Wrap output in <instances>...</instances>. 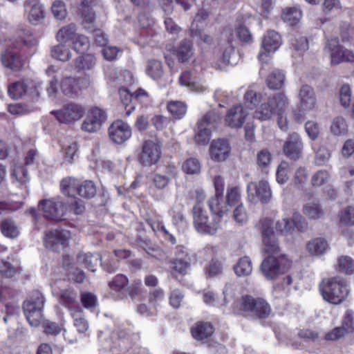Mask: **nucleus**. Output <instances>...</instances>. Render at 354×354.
<instances>
[{"label":"nucleus","instance_id":"f257e3e1","mask_svg":"<svg viewBox=\"0 0 354 354\" xmlns=\"http://www.w3.org/2000/svg\"><path fill=\"white\" fill-rule=\"evenodd\" d=\"M19 32L20 41H16L12 46L1 54L3 65L13 71H20L24 64V61L19 56L20 52L24 56L30 57L37 50V40L28 30H21Z\"/></svg>","mask_w":354,"mask_h":354},{"label":"nucleus","instance_id":"f03ea898","mask_svg":"<svg viewBox=\"0 0 354 354\" xmlns=\"http://www.w3.org/2000/svg\"><path fill=\"white\" fill-rule=\"evenodd\" d=\"M288 100L283 93H277L269 97L267 102L262 103L254 111V118L260 121H266L272 118L274 113L277 115V123L279 128L286 131L288 129L286 111L288 106Z\"/></svg>","mask_w":354,"mask_h":354},{"label":"nucleus","instance_id":"7ed1b4c3","mask_svg":"<svg viewBox=\"0 0 354 354\" xmlns=\"http://www.w3.org/2000/svg\"><path fill=\"white\" fill-rule=\"evenodd\" d=\"M320 291L324 300L335 305L343 302L349 292L346 281L340 277L324 280Z\"/></svg>","mask_w":354,"mask_h":354},{"label":"nucleus","instance_id":"20e7f679","mask_svg":"<svg viewBox=\"0 0 354 354\" xmlns=\"http://www.w3.org/2000/svg\"><path fill=\"white\" fill-rule=\"evenodd\" d=\"M212 212L213 214L209 215L200 203L194 207V225L198 232L206 234H214L216 232L219 227L220 217L224 214Z\"/></svg>","mask_w":354,"mask_h":354},{"label":"nucleus","instance_id":"39448f33","mask_svg":"<svg viewBox=\"0 0 354 354\" xmlns=\"http://www.w3.org/2000/svg\"><path fill=\"white\" fill-rule=\"evenodd\" d=\"M45 299L39 290H32L28 298L24 302L23 308L25 316L32 326H38L42 319V310Z\"/></svg>","mask_w":354,"mask_h":354},{"label":"nucleus","instance_id":"423d86ee","mask_svg":"<svg viewBox=\"0 0 354 354\" xmlns=\"http://www.w3.org/2000/svg\"><path fill=\"white\" fill-rule=\"evenodd\" d=\"M241 309L245 315L258 318H266L271 313L270 305L263 299L250 295L241 297Z\"/></svg>","mask_w":354,"mask_h":354},{"label":"nucleus","instance_id":"0eeeda50","mask_svg":"<svg viewBox=\"0 0 354 354\" xmlns=\"http://www.w3.org/2000/svg\"><path fill=\"white\" fill-rule=\"evenodd\" d=\"M324 51L330 55L332 64L341 62H354V53L339 44L337 37H332L327 40Z\"/></svg>","mask_w":354,"mask_h":354},{"label":"nucleus","instance_id":"6e6552de","mask_svg":"<svg viewBox=\"0 0 354 354\" xmlns=\"http://www.w3.org/2000/svg\"><path fill=\"white\" fill-rule=\"evenodd\" d=\"M272 221L266 218L261 221V232L264 251L268 255H274L279 257H285L280 252V248L272 227Z\"/></svg>","mask_w":354,"mask_h":354},{"label":"nucleus","instance_id":"1a4fd4ad","mask_svg":"<svg viewBox=\"0 0 354 354\" xmlns=\"http://www.w3.org/2000/svg\"><path fill=\"white\" fill-rule=\"evenodd\" d=\"M57 120L63 124H73L79 120L85 113L84 108L79 104L68 103L61 109L51 112Z\"/></svg>","mask_w":354,"mask_h":354},{"label":"nucleus","instance_id":"9d476101","mask_svg":"<svg viewBox=\"0 0 354 354\" xmlns=\"http://www.w3.org/2000/svg\"><path fill=\"white\" fill-rule=\"evenodd\" d=\"M63 283H64V281L55 282L53 286V293L57 297L58 302L72 313L73 311L81 308L77 300V293L71 288L61 289Z\"/></svg>","mask_w":354,"mask_h":354},{"label":"nucleus","instance_id":"9b49d317","mask_svg":"<svg viewBox=\"0 0 354 354\" xmlns=\"http://www.w3.org/2000/svg\"><path fill=\"white\" fill-rule=\"evenodd\" d=\"M248 200L252 203L260 201L268 203L272 198V191L269 183L266 180H260L259 183L251 182L248 185Z\"/></svg>","mask_w":354,"mask_h":354},{"label":"nucleus","instance_id":"f8f14e48","mask_svg":"<svg viewBox=\"0 0 354 354\" xmlns=\"http://www.w3.org/2000/svg\"><path fill=\"white\" fill-rule=\"evenodd\" d=\"M160 155V145L154 140H147L142 143L138 160L142 166L150 167L158 162Z\"/></svg>","mask_w":354,"mask_h":354},{"label":"nucleus","instance_id":"ddd939ff","mask_svg":"<svg viewBox=\"0 0 354 354\" xmlns=\"http://www.w3.org/2000/svg\"><path fill=\"white\" fill-rule=\"evenodd\" d=\"M38 209L46 218L54 221H61L66 210L62 202L55 199L40 201Z\"/></svg>","mask_w":354,"mask_h":354},{"label":"nucleus","instance_id":"4468645a","mask_svg":"<svg viewBox=\"0 0 354 354\" xmlns=\"http://www.w3.org/2000/svg\"><path fill=\"white\" fill-rule=\"evenodd\" d=\"M106 120V114L102 109L95 106L91 109L82 124V129L88 133L99 131Z\"/></svg>","mask_w":354,"mask_h":354},{"label":"nucleus","instance_id":"2eb2a0df","mask_svg":"<svg viewBox=\"0 0 354 354\" xmlns=\"http://www.w3.org/2000/svg\"><path fill=\"white\" fill-rule=\"evenodd\" d=\"M70 234L66 230H50L46 234L44 243L47 248L59 252L68 245Z\"/></svg>","mask_w":354,"mask_h":354},{"label":"nucleus","instance_id":"dca6fc26","mask_svg":"<svg viewBox=\"0 0 354 354\" xmlns=\"http://www.w3.org/2000/svg\"><path fill=\"white\" fill-rule=\"evenodd\" d=\"M281 44V36L274 30H268L263 37L262 48L259 55L261 62L268 63L270 60L268 53L276 51Z\"/></svg>","mask_w":354,"mask_h":354},{"label":"nucleus","instance_id":"f3484780","mask_svg":"<svg viewBox=\"0 0 354 354\" xmlns=\"http://www.w3.org/2000/svg\"><path fill=\"white\" fill-rule=\"evenodd\" d=\"M301 219L299 214L295 215L293 218L283 217L276 222L275 230L277 232L285 236L292 234L295 228L301 232L306 227V224Z\"/></svg>","mask_w":354,"mask_h":354},{"label":"nucleus","instance_id":"a211bd4d","mask_svg":"<svg viewBox=\"0 0 354 354\" xmlns=\"http://www.w3.org/2000/svg\"><path fill=\"white\" fill-rule=\"evenodd\" d=\"M230 151L231 147L229 141L223 138L212 140L209 149L211 160L217 162H223L227 160L230 155Z\"/></svg>","mask_w":354,"mask_h":354},{"label":"nucleus","instance_id":"6ab92c4d","mask_svg":"<svg viewBox=\"0 0 354 354\" xmlns=\"http://www.w3.org/2000/svg\"><path fill=\"white\" fill-rule=\"evenodd\" d=\"M109 136L113 142L122 144L131 136V129L128 124L122 120H116L109 127Z\"/></svg>","mask_w":354,"mask_h":354},{"label":"nucleus","instance_id":"aec40b11","mask_svg":"<svg viewBox=\"0 0 354 354\" xmlns=\"http://www.w3.org/2000/svg\"><path fill=\"white\" fill-rule=\"evenodd\" d=\"M285 257H279L274 255H268L265 258L261 265V270L268 279H274L281 272V261Z\"/></svg>","mask_w":354,"mask_h":354},{"label":"nucleus","instance_id":"412c9836","mask_svg":"<svg viewBox=\"0 0 354 354\" xmlns=\"http://www.w3.org/2000/svg\"><path fill=\"white\" fill-rule=\"evenodd\" d=\"M304 145L301 137L297 133L289 135L288 140L283 144V152L290 159L299 160L302 154Z\"/></svg>","mask_w":354,"mask_h":354},{"label":"nucleus","instance_id":"4be33fe9","mask_svg":"<svg viewBox=\"0 0 354 354\" xmlns=\"http://www.w3.org/2000/svg\"><path fill=\"white\" fill-rule=\"evenodd\" d=\"M216 190L215 196L212 198L209 202V207L211 211L218 212V214H225L228 212L227 205L219 207L220 201L223 197L224 188V179L221 176H216L214 180Z\"/></svg>","mask_w":354,"mask_h":354},{"label":"nucleus","instance_id":"5701e85b","mask_svg":"<svg viewBox=\"0 0 354 354\" xmlns=\"http://www.w3.org/2000/svg\"><path fill=\"white\" fill-rule=\"evenodd\" d=\"M300 108L306 111H313L316 106L317 100L313 88L304 84L301 86L298 93Z\"/></svg>","mask_w":354,"mask_h":354},{"label":"nucleus","instance_id":"b1692460","mask_svg":"<svg viewBox=\"0 0 354 354\" xmlns=\"http://www.w3.org/2000/svg\"><path fill=\"white\" fill-rule=\"evenodd\" d=\"M248 115V111L244 109L241 104L234 106L229 110L226 115L225 122L232 127H241Z\"/></svg>","mask_w":354,"mask_h":354},{"label":"nucleus","instance_id":"393cba45","mask_svg":"<svg viewBox=\"0 0 354 354\" xmlns=\"http://www.w3.org/2000/svg\"><path fill=\"white\" fill-rule=\"evenodd\" d=\"M78 263L84 266L91 272H95L97 266H103L100 253H80L77 258Z\"/></svg>","mask_w":354,"mask_h":354},{"label":"nucleus","instance_id":"a878e982","mask_svg":"<svg viewBox=\"0 0 354 354\" xmlns=\"http://www.w3.org/2000/svg\"><path fill=\"white\" fill-rule=\"evenodd\" d=\"M214 330L213 326L209 322H198L191 328L192 337L198 341L207 339L212 336Z\"/></svg>","mask_w":354,"mask_h":354},{"label":"nucleus","instance_id":"bb28decb","mask_svg":"<svg viewBox=\"0 0 354 354\" xmlns=\"http://www.w3.org/2000/svg\"><path fill=\"white\" fill-rule=\"evenodd\" d=\"M59 88L64 95L71 97L76 96L81 90L77 80L71 76L64 77L60 82Z\"/></svg>","mask_w":354,"mask_h":354},{"label":"nucleus","instance_id":"cd10ccee","mask_svg":"<svg viewBox=\"0 0 354 354\" xmlns=\"http://www.w3.org/2000/svg\"><path fill=\"white\" fill-rule=\"evenodd\" d=\"M38 0H27L26 5L30 8L28 14L29 22L33 25L39 24L44 18V12Z\"/></svg>","mask_w":354,"mask_h":354},{"label":"nucleus","instance_id":"c85d7f7f","mask_svg":"<svg viewBox=\"0 0 354 354\" xmlns=\"http://www.w3.org/2000/svg\"><path fill=\"white\" fill-rule=\"evenodd\" d=\"M169 264L171 273L175 276L178 274L185 275L190 267L189 259L187 254H185V257L171 259Z\"/></svg>","mask_w":354,"mask_h":354},{"label":"nucleus","instance_id":"c756f323","mask_svg":"<svg viewBox=\"0 0 354 354\" xmlns=\"http://www.w3.org/2000/svg\"><path fill=\"white\" fill-rule=\"evenodd\" d=\"M327 241L322 238H317L309 241L306 245L308 252L313 256L323 254L328 249Z\"/></svg>","mask_w":354,"mask_h":354},{"label":"nucleus","instance_id":"7c9ffc66","mask_svg":"<svg viewBox=\"0 0 354 354\" xmlns=\"http://www.w3.org/2000/svg\"><path fill=\"white\" fill-rule=\"evenodd\" d=\"M119 93L121 97H124V99H122L124 104L131 101L132 97L140 101L142 103H147L149 101V94L142 88L137 89L133 95L130 94L126 88H123L120 89Z\"/></svg>","mask_w":354,"mask_h":354},{"label":"nucleus","instance_id":"2f4dec72","mask_svg":"<svg viewBox=\"0 0 354 354\" xmlns=\"http://www.w3.org/2000/svg\"><path fill=\"white\" fill-rule=\"evenodd\" d=\"M27 80L14 82L9 85L8 93L13 99H19L27 95Z\"/></svg>","mask_w":354,"mask_h":354},{"label":"nucleus","instance_id":"473e14b6","mask_svg":"<svg viewBox=\"0 0 354 354\" xmlns=\"http://www.w3.org/2000/svg\"><path fill=\"white\" fill-rule=\"evenodd\" d=\"M303 213L310 219H317L323 215L324 211L318 201H312L304 205Z\"/></svg>","mask_w":354,"mask_h":354},{"label":"nucleus","instance_id":"72a5a7b5","mask_svg":"<svg viewBox=\"0 0 354 354\" xmlns=\"http://www.w3.org/2000/svg\"><path fill=\"white\" fill-rule=\"evenodd\" d=\"M146 73L154 80L160 79L164 74L162 63L157 59L149 60L146 67Z\"/></svg>","mask_w":354,"mask_h":354},{"label":"nucleus","instance_id":"f704fd0d","mask_svg":"<svg viewBox=\"0 0 354 354\" xmlns=\"http://www.w3.org/2000/svg\"><path fill=\"white\" fill-rule=\"evenodd\" d=\"M220 121L221 117L218 114L214 111H209L198 121L197 125L201 127H205L212 131V129L216 127Z\"/></svg>","mask_w":354,"mask_h":354},{"label":"nucleus","instance_id":"c9c22d12","mask_svg":"<svg viewBox=\"0 0 354 354\" xmlns=\"http://www.w3.org/2000/svg\"><path fill=\"white\" fill-rule=\"evenodd\" d=\"M193 53L192 44L187 39L182 41L176 49V56L182 62L188 61Z\"/></svg>","mask_w":354,"mask_h":354},{"label":"nucleus","instance_id":"e433bc0d","mask_svg":"<svg viewBox=\"0 0 354 354\" xmlns=\"http://www.w3.org/2000/svg\"><path fill=\"white\" fill-rule=\"evenodd\" d=\"M285 75L279 70L272 71L267 78L268 86L273 90L280 89L284 84Z\"/></svg>","mask_w":354,"mask_h":354},{"label":"nucleus","instance_id":"4c0bfd02","mask_svg":"<svg viewBox=\"0 0 354 354\" xmlns=\"http://www.w3.org/2000/svg\"><path fill=\"white\" fill-rule=\"evenodd\" d=\"M21 269L5 260H0V274L3 278L13 279L18 275Z\"/></svg>","mask_w":354,"mask_h":354},{"label":"nucleus","instance_id":"58836bf2","mask_svg":"<svg viewBox=\"0 0 354 354\" xmlns=\"http://www.w3.org/2000/svg\"><path fill=\"white\" fill-rule=\"evenodd\" d=\"M241 200L240 189L237 187H232L227 188L226 202L221 203L219 207H224L227 205V208L229 210V206H235L239 205Z\"/></svg>","mask_w":354,"mask_h":354},{"label":"nucleus","instance_id":"ea45409f","mask_svg":"<svg viewBox=\"0 0 354 354\" xmlns=\"http://www.w3.org/2000/svg\"><path fill=\"white\" fill-rule=\"evenodd\" d=\"M51 56L62 62H67L71 57V53L64 42H60L59 44L52 47Z\"/></svg>","mask_w":354,"mask_h":354},{"label":"nucleus","instance_id":"a19ab883","mask_svg":"<svg viewBox=\"0 0 354 354\" xmlns=\"http://www.w3.org/2000/svg\"><path fill=\"white\" fill-rule=\"evenodd\" d=\"M95 65V58L91 54L79 56L75 60V67L79 71L90 70Z\"/></svg>","mask_w":354,"mask_h":354},{"label":"nucleus","instance_id":"79ce46f5","mask_svg":"<svg viewBox=\"0 0 354 354\" xmlns=\"http://www.w3.org/2000/svg\"><path fill=\"white\" fill-rule=\"evenodd\" d=\"M235 273L239 277H245L252 273V266L250 259L244 257L241 258L238 263L234 266Z\"/></svg>","mask_w":354,"mask_h":354},{"label":"nucleus","instance_id":"37998d69","mask_svg":"<svg viewBox=\"0 0 354 354\" xmlns=\"http://www.w3.org/2000/svg\"><path fill=\"white\" fill-rule=\"evenodd\" d=\"M71 315L74 319V326L80 333H84L88 329V323L84 318L82 308L73 311Z\"/></svg>","mask_w":354,"mask_h":354},{"label":"nucleus","instance_id":"c03bdc74","mask_svg":"<svg viewBox=\"0 0 354 354\" xmlns=\"http://www.w3.org/2000/svg\"><path fill=\"white\" fill-rule=\"evenodd\" d=\"M2 234L9 238L14 239L19 236V230L17 225L10 219H4L1 225Z\"/></svg>","mask_w":354,"mask_h":354},{"label":"nucleus","instance_id":"a18cd8bd","mask_svg":"<svg viewBox=\"0 0 354 354\" xmlns=\"http://www.w3.org/2000/svg\"><path fill=\"white\" fill-rule=\"evenodd\" d=\"M301 11L297 8H290L283 12V19L290 26L296 25L301 19Z\"/></svg>","mask_w":354,"mask_h":354},{"label":"nucleus","instance_id":"49530a36","mask_svg":"<svg viewBox=\"0 0 354 354\" xmlns=\"http://www.w3.org/2000/svg\"><path fill=\"white\" fill-rule=\"evenodd\" d=\"M79 183L72 177H67L61 181L60 187L62 193L68 196H73L77 192Z\"/></svg>","mask_w":354,"mask_h":354},{"label":"nucleus","instance_id":"de8ad7c7","mask_svg":"<svg viewBox=\"0 0 354 354\" xmlns=\"http://www.w3.org/2000/svg\"><path fill=\"white\" fill-rule=\"evenodd\" d=\"M12 176L15 178L16 182L28 192L26 184L29 181V177L26 168L22 165L16 166L13 169Z\"/></svg>","mask_w":354,"mask_h":354},{"label":"nucleus","instance_id":"09e8293b","mask_svg":"<svg viewBox=\"0 0 354 354\" xmlns=\"http://www.w3.org/2000/svg\"><path fill=\"white\" fill-rule=\"evenodd\" d=\"M337 268L346 274L354 272V261L348 256H342L337 259Z\"/></svg>","mask_w":354,"mask_h":354},{"label":"nucleus","instance_id":"8fccbe9b","mask_svg":"<svg viewBox=\"0 0 354 354\" xmlns=\"http://www.w3.org/2000/svg\"><path fill=\"white\" fill-rule=\"evenodd\" d=\"M167 109L176 119L183 118L187 111V106L180 101H171L167 104Z\"/></svg>","mask_w":354,"mask_h":354},{"label":"nucleus","instance_id":"3c124183","mask_svg":"<svg viewBox=\"0 0 354 354\" xmlns=\"http://www.w3.org/2000/svg\"><path fill=\"white\" fill-rule=\"evenodd\" d=\"M76 27L74 24H70L61 28L57 33V39L59 42H66L74 39L75 36Z\"/></svg>","mask_w":354,"mask_h":354},{"label":"nucleus","instance_id":"603ef678","mask_svg":"<svg viewBox=\"0 0 354 354\" xmlns=\"http://www.w3.org/2000/svg\"><path fill=\"white\" fill-rule=\"evenodd\" d=\"M79 14L82 19L84 28L92 30L94 27L93 24L95 19V13L93 9L79 7Z\"/></svg>","mask_w":354,"mask_h":354},{"label":"nucleus","instance_id":"864d4df0","mask_svg":"<svg viewBox=\"0 0 354 354\" xmlns=\"http://www.w3.org/2000/svg\"><path fill=\"white\" fill-rule=\"evenodd\" d=\"M96 187L91 180H85L77 187V193L85 198H91L96 194Z\"/></svg>","mask_w":354,"mask_h":354},{"label":"nucleus","instance_id":"5fc2aeb1","mask_svg":"<svg viewBox=\"0 0 354 354\" xmlns=\"http://www.w3.org/2000/svg\"><path fill=\"white\" fill-rule=\"evenodd\" d=\"M201 165L196 158H187L182 165L183 171L187 174H198L201 171Z\"/></svg>","mask_w":354,"mask_h":354},{"label":"nucleus","instance_id":"6e6d98bb","mask_svg":"<svg viewBox=\"0 0 354 354\" xmlns=\"http://www.w3.org/2000/svg\"><path fill=\"white\" fill-rule=\"evenodd\" d=\"M129 283L127 277L123 274H117L109 282V287L111 291L120 292L127 288Z\"/></svg>","mask_w":354,"mask_h":354},{"label":"nucleus","instance_id":"4d7b16f0","mask_svg":"<svg viewBox=\"0 0 354 354\" xmlns=\"http://www.w3.org/2000/svg\"><path fill=\"white\" fill-rule=\"evenodd\" d=\"M341 223L347 225H354V207L349 205L341 209L338 214Z\"/></svg>","mask_w":354,"mask_h":354},{"label":"nucleus","instance_id":"13d9d810","mask_svg":"<svg viewBox=\"0 0 354 354\" xmlns=\"http://www.w3.org/2000/svg\"><path fill=\"white\" fill-rule=\"evenodd\" d=\"M27 95L32 99H37L40 97L42 82L39 80L27 79Z\"/></svg>","mask_w":354,"mask_h":354},{"label":"nucleus","instance_id":"bf43d9fd","mask_svg":"<svg viewBox=\"0 0 354 354\" xmlns=\"http://www.w3.org/2000/svg\"><path fill=\"white\" fill-rule=\"evenodd\" d=\"M330 178V175L327 170L321 169L315 172L311 178V184L314 187H320L327 183Z\"/></svg>","mask_w":354,"mask_h":354},{"label":"nucleus","instance_id":"052dcab7","mask_svg":"<svg viewBox=\"0 0 354 354\" xmlns=\"http://www.w3.org/2000/svg\"><path fill=\"white\" fill-rule=\"evenodd\" d=\"M272 161V154L267 149H263L257 153V163L261 169L267 168Z\"/></svg>","mask_w":354,"mask_h":354},{"label":"nucleus","instance_id":"680f3d73","mask_svg":"<svg viewBox=\"0 0 354 354\" xmlns=\"http://www.w3.org/2000/svg\"><path fill=\"white\" fill-rule=\"evenodd\" d=\"M330 158V151L324 146H320L315 151V162L318 166L325 165Z\"/></svg>","mask_w":354,"mask_h":354},{"label":"nucleus","instance_id":"e2e57ef3","mask_svg":"<svg viewBox=\"0 0 354 354\" xmlns=\"http://www.w3.org/2000/svg\"><path fill=\"white\" fill-rule=\"evenodd\" d=\"M211 131L205 127H198V131L195 135V141L197 144L201 145H206L209 142L211 137Z\"/></svg>","mask_w":354,"mask_h":354},{"label":"nucleus","instance_id":"0e129e2a","mask_svg":"<svg viewBox=\"0 0 354 354\" xmlns=\"http://www.w3.org/2000/svg\"><path fill=\"white\" fill-rule=\"evenodd\" d=\"M233 218L236 223L241 225L245 224L248 221V214L242 203L238 205L234 209L233 212Z\"/></svg>","mask_w":354,"mask_h":354},{"label":"nucleus","instance_id":"69168bd1","mask_svg":"<svg viewBox=\"0 0 354 354\" xmlns=\"http://www.w3.org/2000/svg\"><path fill=\"white\" fill-rule=\"evenodd\" d=\"M77 150L78 145L75 141H73L69 145H66L64 147V161L70 164L73 163L75 158H77Z\"/></svg>","mask_w":354,"mask_h":354},{"label":"nucleus","instance_id":"338daca9","mask_svg":"<svg viewBox=\"0 0 354 354\" xmlns=\"http://www.w3.org/2000/svg\"><path fill=\"white\" fill-rule=\"evenodd\" d=\"M346 127L345 120L342 117H337L333 120L330 130L334 135L339 136L346 133Z\"/></svg>","mask_w":354,"mask_h":354},{"label":"nucleus","instance_id":"774afa93","mask_svg":"<svg viewBox=\"0 0 354 354\" xmlns=\"http://www.w3.org/2000/svg\"><path fill=\"white\" fill-rule=\"evenodd\" d=\"M52 12L54 17L59 20L64 19L67 15V10L64 2L55 1L51 7Z\"/></svg>","mask_w":354,"mask_h":354}]
</instances>
